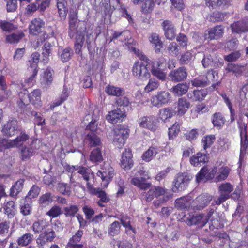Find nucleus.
Segmentation results:
<instances>
[{
    "instance_id": "1",
    "label": "nucleus",
    "mask_w": 248,
    "mask_h": 248,
    "mask_svg": "<svg viewBox=\"0 0 248 248\" xmlns=\"http://www.w3.org/2000/svg\"><path fill=\"white\" fill-rule=\"evenodd\" d=\"M125 44L127 46L128 50L137 55L140 59V60L135 62L133 65V76L141 80H147L150 77V71L147 67L149 60L135 47L136 43L133 39H128Z\"/></svg>"
},
{
    "instance_id": "2",
    "label": "nucleus",
    "mask_w": 248,
    "mask_h": 248,
    "mask_svg": "<svg viewBox=\"0 0 248 248\" xmlns=\"http://www.w3.org/2000/svg\"><path fill=\"white\" fill-rule=\"evenodd\" d=\"M230 170L229 167L221 164L214 167L210 171L206 168L203 167L196 175V181L198 183L205 182L213 178H215L216 182L223 181L228 177Z\"/></svg>"
},
{
    "instance_id": "3",
    "label": "nucleus",
    "mask_w": 248,
    "mask_h": 248,
    "mask_svg": "<svg viewBox=\"0 0 248 248\" xmlns=\"http://www.w3.org/2000/svg\"><path fill=\"white\" fill-rule=\"evenodd\" d=\"M79 172L82 174L83 179L87 182L86 185L90 193L97 195L100 198V201L98 202L100 206L103 207V203L107 202L109 199L107 197L106 193L99 189H94L93 187L94 182V175L90 168H81Z\"/></svg>"
},
{
    "instance_id": "4",
    "label": "nucleus",
    "mask_w": 248,
    "mask_h": 248,
    "mask_svg": "<svg viewBox=\"0 0 248 248\" xmlns=\"http://www.w3.org/2000/svg\"><path fill=\"white\" fill-rule=\"evenodd\" d=\"M19 101H18V105L22 108L28 102L39 107L41 106V92L39 90H34L30 94L26 89H23L18 93Z\"/></svg>"
},
{
    "instance_id": "5",
    "label": "nucleus",
    "mask_w": 248,
    "mask_h": 248,
    "mask_svg": "<svg viewBox=\"0 0 248 248\" xmlns=\"http://www.w3.org/2000/svg\"><path fill=\"white\" fill-rule=\"evenodd\" d=\"M129 134L128 129L122 126H117L113 130V142L120 148L125 143Z\"/></svg>"
},
{
    "instance_id": "6",
    "label": "nucleus",
    "mask_w": 248,
    "mask_h": 248,
    "mask_svg": "<svg viewBox=\"0 0 248 248\" xmlns=\"http://www.w3.org/2000/svg\"><path fill=\"white\" fill-rule=\"evenodd\" d=\"M138 124L140 128L148 129L153 132L156 131L159 126L158 119L153 115L140 117L138 120Z\"/></svg>"
},
{
    "instance_id": "7",
    "label": "nucleus",
    "mask_w": 248,
    "mask_h": 248,
    "mask_svg": "<svg viewBox=\"0 0 248 248\" xmlns=\"http://www.w3.org/2000/svg\"><path fill=\"white\" fill-rule=\"evenodd\" d=\"M135 175L136 176L131 180V183L133 185L142 189H146L150 186V183L145 182L147 179H149L150 176L143 168L140 169Z\"/></svg>"
},
{
    "instance_id": "8",
    "label": "nucleus",
    "mask_w": 248,
    "mask_h": 248,
    "mask_svg": "<svg viewBox=\"0 0 248 248\" xmlns=\"http://www.w3.org/2000/svg\"><path fill=\"white\" fill-rule=\"evenodd\" d=\"M28 139V136L25 134H22L13 140L3 139H0V152L4 149L16 147L22 145Z\"/></svg>"
},
{
    "instance_id": "9",
    "label": "nucleus",
    "mask_w": 248,
    "mask_h": 248,
    "mask_svg": "<svg viewBox=\"0 0 248 248\" xmlns=\"http://www.w3.org/2000/svg\"><path fill=\"white\" fill-rule=\"evenodd\" d=\"M211 215L210 213L206 215L194 214H189L187 217L184 215V217L186 218L185 221L188 225L197 224L202 227L208 221Z\"/></svg>"
},
{
    "instance_id": "10",
    "label": "nucleus",
    "mask_w": 248,
    "mask_h": 248,
    "mask_svg": "<svg viewBox=\"0 0 248 248\" xmlns=\"http://www.w3.org/2000/svg\"><path fill=\"white\" fill-rule=\"evenodd\" d=\"M170 98L171 95L168 92L159 91L151 97V103L153 106L160 108L170 102Z\"/></svg>"
},
{
    "instance_id": "11",
    "label": "nucleus",
    "mask_w": 248,
    "mask_h": 248,
    "mask_svg": "<svg viewBox=\"0 0 248 248\" xmlns=\"http://www.w3.org/2000/svg\"><path fill=\"white\" fill-rule=\"evenodd\" d=\"M97 175L102 179V186L106 187L114 175V170L108 163H105L103 167L98 170Z\"/></svg>"
},
{
    "instance_id": "12",
    "label": "nucleus",
    "mask_w": 248,
    "mask_h": 248,
    "mask_svg": "<svg viewBox=\"0 0 248 248\" xmlns=\"http://www.w3.org/2000/svg\"><path fill=\"white\" fill-rule=\"evenodd\" d=\"M190 180V176L187 173L178 174L172 187V191L177 192L184 190L187 187Z\"/></svg>"
},
{
    "instance_id": "13",
    "label": "nucleus",
    "mask_w": 248,
    "mask_h": 248,
    "mask_svg": "<svg viewBox=\"0 0 248 248\" xmlns=\"http://www.w3.org/2000/svg\"><path fill=\"white\" fill-rule=\"evenodd\" d=\"M157 67L153 66L151 70L152 74L157 78L161 80H164L166 78V72L164 71L166 68V60L164 58H161L157 62Z\"/></svg>"
},
{
    "instance_id": "14",
    "label": "nucleus",
    "mask_w": 248,
    "mask_h": 248,
    "mask_svg": "<svg viewBox=\"0 0 248 248\" xmlns=\"http://www.w3.org/2000/svg\"><path fill=\"white\" fill-rule=\"evenodd\" d=\"M233 190L232 185L229 183H224L220 185L218 187L220 196L216 201L217 204H220L225 202L230 197V193Z\"/></svg>"
},
{
    "instance_id": "15",
    "label": "nucleus",
    "mask_w": 248,
    "mask_h": 248,
    "mask_svg": "<svg viewBox=\"0 0 248 248\" xmlns=\"http://www.w3.org/2000/svg\"><path fill=\"white\" fill-rule=\"evenodd\" d=\"M55 232L52 229H48L41 233L36 239L39 247H43L46 243L51 242L55 238Z\"/></svg>"
},
{
    "instance_id": "16",
    "label": "nucleus",
    "mask_w": 248,
    "mask_h": 248,
    "mask_svg": "<svg viewBox=\"0 0 248 248\" xmlns=\"http://www.w3.org/2000/svg\"><path fill=\"white\" fill-rule=\"evenodd\" d=\"M239 128L240 131V136L241 139V149L240 154V161L243 156V153L245 152L248 144L247 135V124L245 123L238 122Z\"/></svg>"
},
{
    "instance_id": "17",
    "label": "nucleus",
    "mask_w": 248,
    "mask_h": 248,
    "mask_svg": "<svg viewBox=\"0 0 248 248\" xmlns=\"http://www.w3.org/2000/svg\"><path fill=\"white\" fill-rule=\"evenodd\" d=\"M166 192V190L159 186H155L151 187L148 191L144 192L143 196L144 199L147 202H151L155 197H158L164 195Z\"/></svg>"
},
{
    "instance_id": "18",
    "label": "nucleus",
    "mask_w": 248,
    "mask_h": 248,
    "mask_svg": "<svg viewBox=\"0 0 248 248\" xmlns=\"http://www.w3.org/2000/svg\"><path fill=\"white\" fill-rule=\"evenodd\" d=\"M217 73L215 71L212 70L209 71L206 77L203 76H199L197 78L191 81V83L193 86L195 87H202L205 86L207 84L209 80H212L215 78V75Z\"/></svg>"
},
{
    "instance_id": "19",
    "label": "nucleus",
    "mask_w": 248,
    "mask_h": 248,
    "mask_svg": "<svg viewBox=\"0 0 248 248\" xmlns=\"http://www.w3.org/2000/svg\"><path fill=\"white\" fill-rule=\"evenodd\" d=\"M132 155L129 149H126L123 152L120 161L121 166L125 170H129L133 166Z\"/></svg>"
},
{
    "instance_id": "20",
    "label": "nucleus",
    "mask_w": 248,
    "mask_h": 248,
    "mask_svg": "<svg viewBox=\"0 0 248 248\" xmlns=\"http://www.w3.org/2000/svg\"><path fill=\"white\" fill-rule=\"evenodd\" d=\"M187 73L184 67H182L177 69L171 71L169 74V77L171 80L179 82L184 80L187 77Z\"/></svg>"
},
{
    "instance_id": "21",
    "label": "nucleus",
    "mask_w": 248,
    "mask_h": 248,
    "mask_svg": "<svg viewBox=\"0 0 248 248\" xmlns=\"http://www.w3.org/2000/svg\"><path fill=\"white\" fill-rule=\"evenodd\" d=\"M45 26V22L39 18H34L32 20L29 25V30L30 34L37 35L41 32L42 29Z\"/></svg>"
},
{
    "instance_id": "22",
    "label": "nucleus",
    "mask_w": 248,
    "mask_h": 248,
    "mask_svg": "<svg viewBox=\"0 0 248 248\" xmlns=\"http://www.w3.org/2000/svg\"><path fill=\"white\" fill-rule=\"evenodd\" d=\"M224 28L220 25L216 26L207 31L205 33V37L210 40L218 39L222 37Z\"/></svg>"
},
{
    "instance_id": "23",
    "label": "nucleus",
    "mask_w": 248,
    "mask_h": 248,
    "mask_svg": "<svg viewBox=\"0 0 248 248\" xmlns=\"http://www.w3.org/2000/svg\"><path fill=\"white\" fill-rule=\"evenodd\" d=\"M18 128L17 121L12 120L5 124L2 129V132L6 136L12 137L17 132Z\"/></svg>"
},
{
    "instance_id": "24",
    "label": "nucleus",
    "mask_w": 248,
    "mask_h": 248,
    "mask_svg": "<svg viewBox=\"0 0 248 248\" xmlns=\"http://www.w3.org/2000/svg\"><path fill=\"white\" fill-rule=\"evenodd\" d=\"M162 27L166 37L169 40L173 39L176 35V30L171 22L165 20L162 23Z\"/></svg>"
},
{
    "instance_id": "25",
    "label": "nucleus",
    "mask_w": 248,
    "mask_h": 248,
    "mask_svg": "<svg viewBox=\"0 0 248 248\" xmlns=\"http://www.w3.org/2000/svg\"><path fill=\"white\" fill-rule=\"evenodd\" d=\"M125 116L124 111L121 108H117L109 111L106 116L107 120L112 124H116L121 121V119Z\"/></svg>"
},
{
    "instance_id": "26",
    "label": "nucleus",
    "mask_w": 248,
    "mask_h": 248,
    "mask_svg": "<svg viewBox=\"0 0 248 248\" xmlns=\"http://www.w3.org/2000/svg\"><path fill=\"white\" fill-rule=\"evenodd\" d=\"M39 141L37 140H33L30 147H25L21 149L20 156L22 160H25L29 159L35 153L36 150L38 149L37 147H34V145L36 144Z\"/></svg>"
},
{
    "instance_id": "27",
    "label": "nucleus",
    "mask_w": 248,
    "mask_h": 248,
    "mask_svg": "<svg viewBox=\"0 0 248 248\" xmlns=\"http://www.w3.org/2000/svg\"><path fill=\"white\" fill-rule=\"evenodd\" d=\"M53 70L50 68L43 70L41 75L40 81L42 85L45 87L49 86L53 81Z\"/></svg>"
},
{
    "instance_id": "28",
    "label": "nucleus",
    "mask_w": 248,
    "mask_h": 248,
    "mask_svg": "<svg viewBox=\"0 0 248 248\" xmlns=\"http://www.w3.org/2000/svg\"><path fill=\"white\" fill-rule=\"evenodd\" d=\"M190 103L185 98H180L178 100L177 113L178 115L185 114L190 108Z\"/></svg>"
},
{
    "instance_id": "29",
    "label": "nucleus",
    "mask_w": 248,
    "mask_h": 248,
    "mask_svg": "<svg viewBox=\"0 0 248 248\" xmlns=\"http://www.w3.org/2000/svg\"><path fill=\"white\" fill-rule=\"evenodd\" d=\"M149 41L154 46L156 53L160 52L163 47V43L161 41L158 34L155 33H152L149 37Z\"/></svg>"
},
{
    "instance_id": "30",
    "label": "nucleus",
    "mask_w": 248,
    "mask_h": 248,
    "mask_svg": "<svg viewBox=\"0 0 248 248\" xmlns=\"http://www.w3.org/2000/svg\"><path fill=\"white\" fill-rule=\"evenodd\" d=\"M232 32L241 33L248 31V22L244 21H239L233 23L231 25Z\"/></svg>"
},
{
    "instance_id": "31",
    "label": "nucleus",
    "mask_w": 248,
    "mask_h": 248,
    "mask_svg": "<svg viewBox=\"0 0 248 248\" xmlns=\"http://www.w3.org/2000/svg\"><path fill=\"white\" fill-rule=\"evenodd\" d=\"M207 161V157L204 154L198 153L192 156L190 159V163L194 166H200Z\"/></svg>"
},
{
    "instance_id": "32",
    "label": "nucleus",
    "mask_w": 248,
    "mask_h": 248,
    "mask_svg": "<svg viewBox=\"0 0 248 248\" xmlns=\"http://www.w3.org/2000/svg\"><path fill=\"white\" fill-rule=\"evenodd\" d=\"M189 86L186 83H179L173 87L170 91L176 96H182L186 93Z\"/></svg>"
},
{
    "instance_id": "33",
    "label": "nucleus",
    "mask_w": 248,
    "mask_h": 248,
    "mask_svg": "<svg viewBox=\"0 0 248 248\" xmlns=\"http://www.w3.org/2000/svg\"><path fill=\"white\" fill-rule=\"evenodd\" d=\"M173 110L171 108H165L159 110V118L163 122L171 118L174 114Z\"/></svg>"
},
{
    "instance_id": "34",
    "label": "nucleus",
    "mask_w": 248,
    "mask_h": 248,
    "mask_svg": "<svg viewBox=\"0 0 248 248\" xmlns=\"http://www.w3.org/2000/svg\"><path fill=\"white\" fill-rule=\"evenodd\" d=\"M158 149L156 146H151L148 150L145 152L142 155V159L146 162H149L151 160L154 156L158 153Z\"/></svg>"
},
{
    "instance_id": "35",
    "label": "nucleus",
    "mask_w": 248,
    "mask_h": 248,
    "mask_svg": "<svg viewBox=\"0 0 248 248\" xmlns=\"http://www.w3.org/2000/svg\"><path fill=\"white\" fill-rule=\"evenodd\" d=\"M191 199L189 197H182L175 201V207L180 210H184L190 206Z\"/></svg>"
},
{
    "instance_id": "36",
    "label": "nucleus",
    "mask_w": 248,
    "mask_h": 248,
    "mask_svg": "<svg viewBox=\"0 0 248 248\" xmlns=\"http://www.w3.org/2000/svg\"><path fill=\"white\" fill-rule=\"evenodd\" d=\"M40 54L38 52L33 53L29 60V71H37L38 63L39 61Z\"/></svg>"
},
{
    "instance_id": "37",
    "label": "nucleus",
    "mask_w": 248,
    "mask_h": 248,
    "mask_svg": "<svg viewBox=\"0 0 248 248\" xmlns=\"http://www.w3.org/2000/svg\"><path fill=\"white\" fill-rule=\"evenodd\" d=\"M212 122L214 126L220 129L224 125L225 119L221 113H216L213 115Z\"/></svg>"
},
{
    "instance_id": "38",
    "label": "nucleus",
    "mask_w": 248,
    "mask_h": 248,
    "mask_svg": "<svg viewBox=\"0 0 248 248\" xmlns=\"http://www.w3.org/2000/svg\"><path fill=\"white\" fill-rule=\"evenodd\" d=\"M49 222L46 220H39L33 223L32 229L34 233H39L47 228Z\"/></svg>"
},
{
    "instance_id": "39",
    "label": "nucleus",
    "mask_w": 248,
    "mask_h": 248,
    "mask_svg": "<svg viewBox=\"0 0 248 248\" xmlns=\"http://www.w3.org/2000/svg\"><path fill=\"white\" fill-rule=\"evenodd\" d=\"M24 36V33L19 31L6 36V41L10 44L17 43Z\"/></svg>"
},
{
    "instance_id": "40",
    "label": "nucleus",
    "mask_w": 248,
    "mask_h": 248,
    "mask_svg": "<svg viewBox=\"0 0 248 248\" xmlns=\"http://www.w3.org/2000/svg\"><path fill=\"white\" fill-rule=\"evenodd\" d=\"M105 91L108 95L116 96H120L124 93V91L121 88L111 85H108Z\"/></svg>"
},
{
    "instance_id": "41",
    "label": "nucleus",
    "mask_w": 248,
    "mask_h": 248,
    "mask_svg": "<svg viewBox=\"0 0 248 248\" xmlns=\"http://www.w3.org/2000/svg\"><path fill=\"white\" fill-rule=\"evenodd\" d=\"M84 36L83 32L78 33L77 35L75 44V49L76 53L79 54L81 52L84 42Z\"/></svg>"
},
{
    "instance_id": "42",
    "label": "nucleus",
    "mask_w": 248,
    "mask_h": 248,
    "mask_svg": "<svg viewBox=\"0 0 248 248\" xmlns=\"http://www.w3.org/2000/svg\"><path fill=\"white\" fill-rule=\"evenodd\" d=\"M3 210L5 214H7L8 217L12 218L15 214V207L14 202L9 201L7 202L3 207Z\"/></svg>"
},
{
    "instance_id": "43",
    "label": "nucleus",
    "mask_w": 248,
    "mask_h": 248,
    "mask_svg": "<svg viewBox=\"0 0 248 248\" xmlns=\"http://www.w3.org/2000/svg\"><path fill=\"white\" fill-rule=\"evenodd\" d=\"M57 7L60 17L64 18L67 15V9L66 7V2L65 0H57Z\"/></svg>"
},
{
    "instance_id": "44",
    "label": "nucleus",
    "mask_w": 248,
    "mask_h": 248,
    "mask_svg": "<svg viewBox=\"0 0 248 248\" xmlns=\"http://www.w3.org/2000/svg\"><path fill=\"white\" fill-rule=\"evenodd\" d=\"M33 239V235L31 233H26L19 237L17 243L19 246H25L30 244Z\"/></svg>"
},
{
    "instance_id": "45",
    "label": "nucleus",
    "mask_w": 248,
    "mask_h": 248,
    "mask_svg": "<svg viewBox=\"0 0 248 248\" xmlns=\"http://www.w3.org/2000/svg\"><path fill=\"white\" fill-rule=\"evenodd\" d=\"M24 184V180L20 179L18 180L16 184L13 186L10 189V195L13 197L16 196L21 191Z\"/></svg>"
},
{
    "instance_id": "46",
    "label": "nucleus",
    "mask_w": 248,
    "mask_h": 248,
    "mask_svg": "<svg viewBox=\"0 0 248 248\" xmlns=\"http://www.w3.org/2000/svg\"><path fill=\"white\" fill-rule=\"evenodd\" d=\"M58 54L60 58L63 62L68 61L71 57V53L69 48L63 49L59 48L58 50Z\"/></svg>"
},
{
    "instance_id": "47",
    "label": "nucleus",
    "mask_w": 248,
    "mask_h": 248,
    "mask_svg": "<svg viewBox=\"0 0 248 248\" xmlns=\"http://www.w3.org/2000/svg\"><path fill=\"white\" fill-rule=\"evenodd\" d=\"M90 160L93 162H100L102 160V155L101 149L97 147L93 150L90 155Z\"/></svg>"
},
{
    "instance_id": "48",
    "label": "nucleus",
    "mask_w": 248,
    "mask_h": 248,
    "mask_svg": "<svg viewBox=\"0 0 248 248\" xmlns=\"http://www.w3.org/2000/svg\"><path fill=\"white\" fill-rule=\"evenodd\" d=\"M211 200V197L208 195H200L197 197L195 202L198 201L200 204L197 207L198 209H201L204 208Z\"/></svg>"
},
{
    "instance_id": "49",
    "label": "nucleus",
    "mask_w": 248,
    "mask_h": 248,
    "mask_svg": "<svg viewBox=\"0 0 248 248\" xmlns=\"http://www.w3.org/2000/svg\"><path fill=\"white\" fill-rule=\"evenodd\" d=\"M85 140L89 142L91 146H99L101 143L100 139L94 134H88Z\"/></svg>"
},
{
    "instance_id": "50",
    "label": "nucleus",
    "mask_w": 248,
    "mask_h": 248,
    "mask_svg": "<svg viewBox=\"0 0 248 248\" xmlns=\"http://www.w3.org/2000/svg\"><path fill=\"white\" fill-rule=\"evenodd\" d=\"M99 119L98 116H95L94 120L90 121L88 125L86 127V129L92 132H94L97 133H99V131H101L100 129L98 127L97 121Z\"/></svg>"
},
{
    "instance_id": "51",
    "label": "nucleus",
    "mask_w": 248,
    "mask_h": 248,
    "mask_svg": "<svg viewBox=\"0 0 248 248\" xmlns=\"http://www.w3.org/2000/svg\"><path fill=\"white\" fill-rule=\"evenodd\" d=\"M40 193V188L37 186H33L29 191L25 198L26 202L31 201L32 199L36 198Z\"/></svg>"
},
{
    "instance_id": "52",
    "label": "nucleus",
    "mask_w": 248,
    "mask_h": 248,
    "mask_svg": "<svg viewBox=\"0 0 248 248\" xmlns=\"http://www.w3.org/2000/svg\"><path fill=\"white\" fill-rule=\"evenodd\" d=\"M98 110L97 109H93V107H90L89 109L88 113H86L84 118V122L86 123L89 121H93L95 116H98L97 113Z\"/></svg>"
},
{
    "instance_id": "53",
    "label": "nucleus",
    "mask_w": 248,
    "mask_h": 248,
    "mask_svg": "<svg viewBox=\"0 0 248 248\" xmlns=\"http://www.w3.org/2000/svg\"><path fill=\"white\" fill-rule=\"evenodd\" d=\"M155 0H144L142 1L141 9L143 12L148 13L152 10Z\"/></svg>"
},
{
    "instance_id": "54",
    "label": "nucleus",
    "mask_w": 248,
    "mask_h": 248,
    "mask_svg": "<svg viewBox=\"0 0 248 248\" xmlns=\"http://www.w3.org/2000/svg\"><path fill=\"white\" fill-rule=\"evenodd\" d=\"M159 83L158 81L155 79H150L147 85L144 88L145 92L149 93L156 90L159 86Z\"/></svg>"
},
{
    "instance_id": "55",
    "label": "nucleus",
    "mask_w": 248,
    "mask_h": 248,
    "mask_svg": "<svg viewBox=\"0 0 248 248\" xmlns=\"http://www.w3.org/2000/svg\"><path fill=\"white\" fill-rule=\"evenodd\" d=\"M53 198L50 193H46L39 198V203L43 206H46L52 202Z\"/></svg>"
},
{
    "instance_id": "56",
    "label": "nucleus",
    "mask_w": 248,
    "mask_h": 248,
    "mask_svg": "<svg viewBox=\"0 0 248 248\" xmlns=\"http://www.w3.org/2000/svg\"><path fill=\"white\" fill-rule=\"evenodd\" d=\"M221 96L224 100V102L226 103V105L228 106L230 111V115H231V121H234L235 118V112L234 110L232 109V106L231 102L230 101L229 98L225 94H221Z\"/></svg>"
},
{
    "instance_id": "57",
    "label": "nucleus",
    "mask_w": 248,
    "mask_h": 248,
    "mask_svg": "<svg viewBox=\"0 0 248 248\" xmlns=\"http://www.w3.org/2000/svg\"><path fill=\"white\" fill-rule=\"evenodd\" d=\"M180 125L175 123L170 128H169L168 135L170 139H173L180 131Z\"/></svg>"
},
{
    "instance_id": "58",
    "label": "nucleus",
    "mask_w": 248,
    "mask_h": 248,
    "mask_svg": "<svg viewBox=\"0 0 248 248\" xmlns=\"http://www.w3.org/2000/svg\"><path fill=\"white\" fill-rule=\"evenodd\" d=\"M193 97H189L194 101H201L203 100L206 96V93L203 90H194L193 92Z\"/></svg>"
},
{
    "instance_id": "59",
    "label": "nucleus",
    "mask_w": 248,
    "mask_h": 248,
    "mask_svg": "<svg viewBox=\"0 0 248 248\" xmlns=\"http://www.w3.org/2000/svg\"><path fill=\"white\" fill-rule=\"evenodd\" d=\"M70 91L67 88L64 87L60 97V101H57L54 104L51 106L50 108L52 109L55 107L60 105L63 101H64L68 96L69 94Z\"/></svg>"
},
{
    "instance_id": "60",
    "label": "nucleus",
    "mask_w": 248,
    "mask_h": 248,
    "mask_svg": "<svg viewBox=\"0 0 248 248\" xmlns=\"http://www.w3.org/2000/svg\"><path fill=\"white\" fill-rule=\"evenodd\" d=\"M51 46L49 43H46L44 45V48L43 49L42 55H43V61L45 62H47L49 60V55L51 52Z\"/></svg>"
},
{
    "instance_id": "61",
    "label": "nucleus",
    "mask_w": 248,
    "mask_h": 248,
    "mask_svg": "<svg viewBox=\"0 0 248 248\" xmlns=\"http://www.w3.org/2000/svg\"><path fill=\"white\" fill-rule=\"evenodd\" d=\"M25 203L20 205V212L24 216H27L31 214V202L24 200Z\"/></svg>"
},
{
    "instance_id": "62",
    "label": "nucleus",
    "mask_w": 248,
    "mask_h": 248,
    "mask_svg": "<svg viewBox=\"0 0 248 248\" xmlns=\"http://www.w3.org/2000/svg\"><path fill=\"white\" fill-rule=\"evenodd\" d=\"M215 140V136L213 135H210L203 137L202 141L203 144L204 149H206L211 146Z\"/></svg>"
},
{
    "instance_id": "63",
    "label": "nucleus",
    "mask_w": 248,
    "mask_h": 248,
    "mask_svg": "<svg viewBox=\"0 0 248 248\" xmlns=\"http://www.w3.org/2000/svg\"><path fill=\"white\" fill-rule=\"evenodd\" d=\"M62 213L61 208L58 206H54L46 213L49 217L54 218L59 216Z\"/></svg>"
},
{
    "instance_id": "64",
    "label": "nucleus",
    "mask_w": 248,
    "mask_h": 248,
    "mask_svg": "<svg viewBox=\"0 0 248 248\" xmlns=\"http://www.w3.org/2000/svg\"><path fill=\"white\" fill-rule=\"evenodd\" d=\"M120 226L118 222H113L109 229V234L112 236L118 234L120 232Z\"/></svg>"
}]
</instances>
